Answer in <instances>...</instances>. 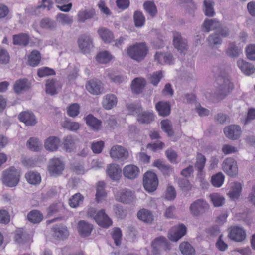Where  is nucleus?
<instances>
[{
  "label": "nucleus",
  "mask_w": 255,
  "mask_h": 255,
  "mask_svg": "<svg viewBox=\"0 0 255 255\" xmlns=\"http://www.w3.org/2000/svg\"><path fill=\"white\" fill-rule=\"evenodd\" d=\"M213 71L217 76L216 95L223 97L227 95L234 88L233 84L231 82L228 75L219 67H214Z\"/></svg>",
  "instance_id": "f257e3e1"
},
{
  "label": "nucleus",
  "mask_w": 255,
  "mask_h": 255,
  "mask_svg": "<svg viewBox=\"0 0 255 255\" xmlns=\"http://www.w3.org/2000/svg\"><path fill=\"white\" fill-rule=\"evenodd\" d=\"M148 49L144 42L137 43L129 46L127 50L128 55L137 62L143 60L147 54Z\"/></svg>",
  "instance_id": "f03ea898"
},
{
  "label": "nucleus",
  "mask_w": 255,
  "mask_h": 255,
  "mask_svg": "<svg viewBox=\"0 0 255 255\" xmlns=\"http://www.w3.org/2000/svg\"><path fill=\"white\" fill-rule=\"evenodd\" d=\"M20 171L14 167H11L3 172L2 183L10 187H15L19 182Z\"/></svg>",
  "instance_id": "7ed1b4c3"
},
{
  "label": "nucleus",
  "mask_w": 255,
  "mask_h": 255,
  "mask_svg": "<svg viewBox=\"0 0 255 255\" xmlns=\"http://www.w3.org/2000/svg\"><path fill=\"white\" fill-rule=\"evenodd\" d=\"M210 205L203 199H198L193 201L190 205L189 211L194 217H198L208 212Z\"/></svg>",
  "instance_id": "20e7f679"
},
{
  "label": "nucleus",
  "mask_w": 255,
  "mask_h": 255,
  "mask_svg": "<svg viewBox=\"0 0 255 255\" xmlns=\"http://www.w3.org/2000/svg\"><path fill=\"white\" fill-rule=\"evenodd\" d=\"M64 168V162L60 158L54 157L49 161L48 171L52 176H60L62 174Z\"/></svg>",
  "instance_id": "39448f33"
},
{
  "label": "nucleus",
  "mask_w": 255,
  "mask_h": 255,
  "mask_svg": "<svg viewBox=\"0 0 255 255\" xmlns=\"http://www.w3.org/2000/svg\"><path fill=\"white\" fill-rule=\"evenodd\" d=\"M143 186L145 189L149 192L155 191L158 185L157 175L152 172H147L143 177Z\"/></svg>",
  "instance_id": "423d86ee"
},
{
  "label": "nucleus",
  "mask_w": 255,
  "mask_h": 255,
  "mask_svg": "<svg viewBox=\"0 0 255 255\" xmlns=\"http://www.w3.org/2000/svg\"><path fill=\"white\" fill-rule=\"evenodd\" d=\"M77 43L80 50L84 54L89 53L94 47L93 39L87 34L79 36Z\"/></svg>",
  "instance_id": "0eeeda50"
},
{
  "label": "nucleus",
  "mask_w": 255,
  "mask_h": 255,
  "mask_svg": "<svg viewBox=\"0 0 255 255\" xmlns=\"http://www.w3.org/2000/svg\"><path fill=\"white\" fill-rule=\"evenodd\" d=\"M229 238L234 242L243 241L246 237L245 230L239 226H232L228 229Z\"/></svg>",
  "instance_id": "6e6552de"
},
{
  "label": "nucleus",
  "mask_w": 255,
  "mask_h": 255,
  "mask_svg": "<svg viewBox=\"0 0 255 255\" xmlns=\"http://www.w3.org/2000/svg\"><path fill=\"white\" fill-rule=\"evenodd\" d=\"M110 155L114 161H122L128 157V152L123 146L117 145L111 148Z\"/></svg>",
  "instance_id": "1a4fd4ad"
},
{
  "label": "nucleus",
  "mask_w": 255,
  "mask_h": 255,
  "mask_svg": "<svg viewBox=\"0 0 255 255\" xmlns=\"http://www.w3.org/2000/svg\"><path fill=\"white\" fill-rule=\"evenodd\" d=\"M222 167L224 171L230 176H234L237 174V164L233 158L226 159L223 162Z\"/></svg>",
  "instance_id": "9d476101"
},
{
  "label": "nucleus",
  "mask_w": 255,
  "mask_h": 255,
  "mask_svg": "<svg viewBox=\"0 0 255 255\" xmlns=\"http://www.w3.org/2000/svg\"><path fill=\"white\" fill-rule=\"evenodd\" d=\"M117 199L125 204H129L136 199L134 192L129 189H122L120 190L117 195Z\"/></svg>",
  "instance_id": "9b49d317"
},
{
  "label": "nucleus",
  "mask_w": 255,
  "mask_h": 255,
  "mask_svg": "<svg viewBox=\"0 0 255 255\" xmlns=\"http://www.w3.org/2000/svg\"><path fill=\"white\" fill-rule=\"evenodd\" d=\"M86 88L89 93L94 95L101 94L104 90L102 83L98 79H93L88 81Z\"/></svg>",
  "instance_id": "f8f14e48"
},
{
  "label": "nucleus",
  "mask_w": 255,
  "mask_h": 255,
  "mask_svg": "<svg viewBox=\"0 0 255 255\" xmlns=\"http://www.w3.org/2000/svg\"><path fill=\"white\" fill-rule=\"evenodd\" d=\"M173 43L174 47L181 53L187 50V42L178 32L173 33Z\"/></svg>",
  "instance_id": "ddd939ff"
},
{
  "label": "nucleus",
  "mask_w": 255,
  "mask_h": 255,
  "mask_svg": "<svg viewBox=\"0 0 255 255\" xmlns=\"http://www.w3.org/2000/svg\"><path fill=\"white\" fill-rule=\"evenodd\" d=\"M224 132L227 138L235 140L239 138L241 135L242 130L239 126L232 125L225 127L224 128Z\"/></svg>",
  "instance_id": "4468645a"
},
{
  "label": "nucleus",
  "mask_w": 255,
  "mask_h": 255,
  "mask_svg": "<svg viewBox=\"0 0 255 255\" xmlns=\"http://www.w3.org/2000/svg\"><path fill=\"white\" fill-rule=\"evenodd\" d=\"M94 220L99 226L104 228H108L112 224L111 219L106 214L104 209H101L97 213Z\"/></svg>",
  "instance_id": "2eb2a0df"
},
{
  "label": "nucleus",
  "mask_w": 255,
  "mask_h": 255,
  "mask_svg": "<svg viewBox=\"0 0 255 255\" xmlns=\"http://www.w3.org/2000/svg\"><path fill=\"white\" fill-rule=\"evenodd\" d=\"M18 119L26 126H33L37 123V120L34 114L28 111L21 112L18 115Z\"/></svg>",
  "instance_id": "dca6fc26"
},
{
  "label": "nucleus",
  "mask_w": 255,
  "mask_h": 255,
  "mask_svg": "<svg viewBox=\"0 0 255 255\" xmlns=\"http://www.w3.org/2000/svg\"><path fill=\"white\" fill-rule=\"evenodd\" d=\"M187 231V228L183 224H180L175 228L173 231H170L168 234L169 239L174 242H176L184 236Z\"/></svg>",
  "instance_id": "f3484780"
},
{
  "label": "nucleus",
  "mask_w": 255,
  "mask_h": 255,
  "mask_svg": "<svg viewBox=\"0 0 255 255\" xmlns=\"http://www.w3.org/2000/svg\"><path fill=\"white\" fill-rule=\"evenodd\" d=\"M137 121L140 124H149L154 120L155 115L152 111H143L138 114Z\"/></svg>",
  "instance_id": "a211bd4d"
},
{
  "label": "nucleus",
  "mask_w": 255,
  "mask_h": 255,
  "mask_svg": "<svg viewBox=\"0 0 255 255\" xmlns=\"http://www.w3.org/2000/svg\"><path fill=\"white\" fill-rule=\"evenodd\" d=\"M46 92L47 94L54 95L57 94V90L61 88L60 82L55 79H49L46 80Z\"/></svg>",
  "instance_id": "6ab92c4d"
},
{
  "label": "nucleus",
  "mask_w": 255,
  "mask_h": 255,
  "mask_svg": "<svg viewBox=\"0 0 255 255\" xmlns=\"http://www.w3.org/2000/svg\"><path fill=\"white\" fill-rule=\"evenodd\" d=\"M93 225L84 220H80L78 224V231L81 236H89L93 230Z\"/></svg>",
  "instance_id": "aec40b11"
},
{
  "label": "nucleus",
  "mask_w": 255,
  "mask_h": 255,
  "mask_svg": "<svg viewBox=\"0 0 255 255\" xmlns=\"http://www.w3.org/2000/svg\"><path fill=\"white\" fill-rule=\"evenodd\" d=\"M139 174V169L134 165H128L123 169V174L124 176L129 179L136 178Z\"/></svg>",
  "instance_id": "412c9836"
},
{
  "label": "nucleus",
  "mask_w": 255,
  "mask_h": 255,
  "mask_svg": "<svg viewBox=\"0 0 255 255\" xmlns=\"http://www.w3.org/2000/svg\"><path fill=\"white\" fill-rule=\"evenodd\" d=\"M155 109L159 116L167 117L171 112V106L169 102L165 101H159L155 105Z\"/></svg>",
  "instance_id": "4be33fe9"
},
{
  "label": "nucleus",
  "mask_w": 255,
  "mask_h": 255,
  "mask_svg": "<svg viewBox=\"0 0 255 255\" xmlns=\"http://www.w3.org/2000/svg\"><path fill=\"white\" fill-rule=\"evenodd\" d=\"M53 236L59 239H64L69 235V232L66 226L63 225H56L52 228Z\"/></svg>",
  "instance_id": "5701e85b"
},
{
  "label": "nucleus",
  "mask_w": 255,
  "mask_h": 255,
  "mask_svg": "<svg viewBox=\"0 0 255 255\" xmlns=\"http://www.w3.org/2000/svg\"><path fill=\"white\" fill-rule=\"evenodd\" d=\"M97 33L101 39L106 43H111L114 40V36L113 32L106 27H100Z\"/></svg>",
  "instance_id": "b1692460"
},
{
  "label": "nucleus",
  "mask_w": 255,
  "mask_h": 255,
  "mask_svg": "<svg viewBox=\"0 0 255 255\" xmlns=\"http://www.w3.org/2000/svg\"><path fill=\"white\" fill-rule=\"evenodd\" d=\"M60 140L56 136H50L45 141L44 146L49 151H56L59 146Z\"/></svg>",
  "instance_id": "393cba45"
},
{
  "label": "nucleus",
  "mask_w": 255,
  "mask_h": 255,
  "mask_svg": "<svg viewBox=\"0 0 255 255\" xmlns=\"http://www.w3.org/2000/svg\"><path fill=\"white\" fill-rule=\"evenodd\" d=\"M30 37L26 33H21L13 35V43L15 45L26 46L29 43Z\"/></svg>",
  "instance_id": "a878e982"
},
{
  "label": "nucleus",
  "mask_w": 255,
  "mask_h": 255,
  "mask_svg": "<svg viewBox=\"0 0 255 255\" xmlns=\"http://www.w3.org/2000/svg\"><path fill=\"white\" fill-rule=\"evenodd\" d=\"M121 172V169L117 164H111L107 167V172L110 178L114 180H118L120 179Z\"/></svg>",
  "instance_id": "bb28decb"
},
{
  "label": "nucleus",
  "mask_w": 255,
  "mask_h": 255,
  "mask_svg": "<svg viewBox=\"0 0 255 255\" xmlns=\"http://www.w3.org/2000/svg\"><path fill=\"white\" fill-rule=\"evenodd\" d=\"M29 87V83L27 79H20L15 81L13 86V89L16 94H19L22 91L27 90Z\"/></svg>",
  "instance_id": "cd10ccee"
},
{
  "label": "nucleus",
  "mask_w": 255,
  "mask_h": 255,
  "mask_svg": "<svg viewBox=\"0 0 255 255\" xmlns=\"http://www.w3.org/2000/svg\"><path fill=\"white\" fill-rule=\"evenodd\" d=\"M225 52L228 56L232 58H237L242 53V50L234 42H230Z\"/></svg>",
  "instance_id": "c85d7f7f"
},
{
  "label": "nucleus",
  "mask_w": 255,
  "mask_h": 255,
  "mask_svg": "<svg viewBox=\"0 0 255 255\" xmlns=\"http://www.w3.org/2000/svg\"><path fill=\"white\" fill-rule=\"evenodd\" d=\"M220 25V22L215 19H206L202 25V28L204 32H209L211 30L217 31Z\"/></svg>",
  "instance_id": "c756f323"
},
{
  "label": "nucleus",
  "mask_w": 255,
  "mask_h": 255,
  "mask_svg": "<svg viewBox=\"0 0 255 255\" xmlns=\"http://www.w3.org/2000/svg\"><path fill=\"white\" fill-rule=\"evenodd\" d=\"M84 119L85 120L87 125L90 127L94 130H98L100 129L101 126V121L92 114H89L85 117Z\"/></svg>",
  "instance_id": "7c9ffc66"
},
{
  "label": "nucleus",
  "mask_w": 255,
  "mask_h": 255,
  "mask_svg": "<svg viewBox=\"0 0 255 255\" xmlns=\"http://www.w3.org/2000/svg\"><path fill=\"white\" fill-rule=\"evenodd\" d=\"M237 63L238 67L245 74L250 75L254 72L255 68L251 64L242 59H239Z\"/></svg>",
  "instance_id": "2f4dec72"
},
{
  "label": "nucleus",
  "mask_w": 255,
  "mask_h": 255,
  "mask_svg": "<svg viewBox=\"0 0 255 255\" xmlns=\"http://www.w3.org/2000/svg\"><path fill=\"white\" fill-rule=\"evenodd\" d=\"M117 103V99L115 95L107 94L103 98L102 105L105 109L110 110L116 106Z\"/></svg>",
  "instance_id": "473e14b6"
},
{
  "label": "nucleus",
  "mask_w": 255,
  "mask_h": 255,
  "mask_svg": "<svg viewBox=\"0 0 255 255\" xmlns=\"http://www.w3.org/2000/svg\"><path fill=\"white\" fill-rule=\"evenodd\" d=\"M146 84L145 80L141 78H136L132 82L131 86L132 91L136 94L142 92Z\"/></svg>",
  "instance_id": "72a5a7b5"
},
{
  "label": "nucleus",
  "mask_w": 255,
  "mask_h": 255,
  "mask_svg": "<svg viewBox=\"0 0 255 255\" xmlns=\"http://www.w3.org/2000/svg\"><path fill=\"white\" fill-rule=\"evenodd\" d=\"M96 15L94 9L81 10L78 12L77 17L79 22H84L86 20L92 19Z\"/></svg>",
  "instance_id": "f704fd0d"
},
{
  "label": "nucleus",
  "mask_w": 255,
  "mask_h": 255,
  "mask_svg": "<svg viewBox=\"0 0 255 255\" xmlns=\"http://www.w3.org/2000/svg\"><path fill=\"white\" fill-rule=\"evenodd\" d=\"M153 165L160 169L164 175L168 176L173 173V168L172 167L165 163L161 160H156L153 163Z\"/></svg>",
  "instance_id": "c9c22d12"
},
{
  "label": "nucleus",
  "mask_w": 255,
  "mask_h": 255,
  "mask_svg": "<svg viewBox=\"0 0 255 255\" xmlns=\"http://www.w3.org/2000/svg\"><path fill=\"white\" fill-rule=\"evenodd\" d=\"M167 245V241L164 237H159L156 238L152 243V246L156 252L162 249L165 250Z\"/></svg>",
  "instance_id": "e433bc0d"
},
{
  "label": "nucleus",
  "mask_w": 255,
  "mask_h": 255,
  "mask_svg": "<svg viewBox=\"0 0 255 255\" xmlns=\"http://www.w3.org/2000/svg\"><path fill=\"white\" fill-rule=\"evenodd\" d=\"M138 218L144 222L150 223L153 220V216L150 211L146 209H142L137 213Z\"/></svg>",
  "instance_id": "4c0bfd02"
},
{
  "label": "nucleus",
  "mask_w": 255,
  "mask_h": 255,
  "mask_svg": "<svg viewBox=\"0 0 255 255\" xmlns=\"http://www.w3.org/2000/svg\"><path fill=\"white\" fill-rule=\"evenodd\" d=\"M207 42L210 47L213 48L221 45L222 40L221 37L218 35L217 33H214L210 34L207 39Z\"/></svg>",
  "instance_id": "58836bf2"
},
{
  "label": "nucleus",
  "mask_w": 255,
  "mask_h": 255,
  "mask_svg": "<svg viewBox=\"0 0 255 255\" xmlns=\"http://www.w3.org/2000/svg\"><path fill=\"white\" fill-rule=\"evenodd\" d=\"M42 214L37 210L31 211L27 215V219L33 223H38L43 219Z\"/></svg>",
  "instance_id": "ea45409f"
},
{
  "label": "nucleus",
  "mask_w": 255,
  "mask_h": 255,
  "mask_svg": "<svg viewBox=\"0 0 255 255\" xmlns=\"http://www.w3.org/2000/svg\"><path fill=\"white\" fill-rule=\"evenodd\" d=\"M25 177L27 182L31 184L36 185L41 182L40 175L37 172L29 171L25 174Z\"/></svg>",
  "instance_id": "a19ab883"
},
{
  "label": "nucleus",
  "mask_w": 255,
  "mask_h": 255,
  "mask_svg": "<svg viewBox=\"0 0 255 255\" xmlns=\"http://www.w3.org/2000/svg\"><path fill=\"white\" fill-rule=\"evenodd\" d=\"M241 190V184L238 182H235L228 192V195L232 199H236L239 197Z\"/></svg>",
  "instance_id": "79ce46f5"
},
{
  "label": "nucleus",
  "mask_w": 255,
  "mask_h": 255,
  "mask_svg": "<svg viewBox=\"0 0 255 255\" xmlns=\"http://www.w3.org/2000/svg\"><path fill=\"white\" fill-rule=\"evenodd\" d=\"M41 60L40 52L37 50H33L31 52L28 57V63L33 67L37 66Z\"/></svg>",
  "instance_id": "37998d69"
},
{
  "label": "nucleus",
  "mask_w": 255,
  "mask_h": 255,
  "mask_svg": "<svg viewBox=\"0 0 255 255\" xmlns=\"http://www.w3.org/2000/svg\"><path fill=\"white\" fill-rule=\"evenodd\" d=\"M105 191V184L104 182L100 181L98 183L96 189V199L98 202L101 201L106 196Z\"/></svg>",
  "instance_id": "c03bdc74"
},
{
  "label": "nucleus",
  "mask_w": 255,
  "mask_h": 255,
  "mask_svg": "<svg viewBox=\"0 0 255 255\" xmlns=\"http://www.w3.org/2000/svg\"><path fill=\"white\" fill-rule=\"evenodd\" d=\"M143 7L146 12L151 17L155 16L157 13L156 6L152 1H146L143 4Z\"/></svg>",
  "instance_id": "a18cd8bd"
},
{
  "label": "nucleus",
  "mask_w": 255,
  "mask_h": 255,
  "mask_svg": "<svg viewBox=\"0 0 255 255\" xmlns=\"http://www.w3.org/2000/svg\"><path fill=\"white\" fill-rule=\"evenodd\" d=\"M181 253L184 255H194L195 250L188 242H183L179 246Z\"/></svg>",
  "instance_id": "49530a36"
},
{
  "label": "nucleus",
  "mask_w": 255,
  "mask_h": 255,
  "mask_svg": "<svg viewBox=\"0 0 255 255\" xmlns=\"http://www.w3.org/2000/svg\"><path fill=\"white\" fill-rule=\"evenodd\" d=\"M133 19L135 26L136 27H141L144 25L145 18L141 12L139 11H135Z\"/></svg>",
  "instance_id": "de8ad7c7"
},
{
  "label": "nucleus",
  "mask_w": 255,
  "mask_h": 255,
  "mask_svg": "<svg viewBox=\"0 0 255 255\" xmlns=\"http://www.w3.org/2000/svg\"><path fill=\"white\" fill-rule=\"evenodd\" d=\"M161 127L162 130L165 132L169 136L174 135V131L172 129V125L170 121L165 119L161 122Z\"/></svg>",
  "instance_id": "09e8293b"
},
{
  "label": "nucleus",
  "mask_w": 255,
  "mask_h": 255,
  "mask_svg": "<svg viewBox=\"0 0 255 255\" xmlns=\"http://www.w3.org/2000/svg\"><path fill=\"white\" fill-rule=\"evenodd\" d=\"M111 59V55L107 51L100 52L96 56V60L101 64H106L109 62Z\"/></svg>",
  "instance_id": "8fccbe9b"
},
{
  "label": "nucleus",
  "mask_w": 255,
  "mask_h": 255,
  "mask_svg": "<svg viewBox=\"0 0 255 255\" xmlns=\"http://www.w3.org/2000/svg\"><path fill=\"white\" fill-rule=\"evenodd\" d=\"M28 148L34 151H38L40 149L41 144L36 138L31 137L27 142Z\"/></svg>",
  "instance_id": "3c124183"
},
{
  "label": "nucleus",
  "mask_w": 255,
  "mask_h": 255,
  "mask_svg": "<svg viewBox=\"0 0 255 255\" xmlns=\"http://www.w3.org/2000/svg\"><path fill=\"white\" fill-rule=\"evenodd\" d=\"M211 201L215 207L222 206L225 202L223 196L218 193H213L210 196Z\"/></svg>",
  "instance_id": "603ef678"
},
{
  "label": "nucleus",
  "mask_w": 255,
  "mask_h": 255,
  "mask_svg": "<svg viewBox=\"0 0 255 255\" xmlns=\"http://www.w3.org/2000/svg\"><path fill=\"white\" fill-rule=\"evenodd\" d=\"M83 197L80 193H76L69 200V205L72 208H76L83 201Z\"/></svg>",
  "instance_id": "864d4df0"
},
{
  "label": "nucleus",
  "mask_w": 255,
  "mask_h": 255,
  "mask_svg": "<svg viewBox=\"0 0 255 255\" xmlns=\"http://www.w3.org/2000/svg\"><path fill=\"white\" fill-rule=\"evenodd\" d=\"M203 5L205 15L209 17L213 16L215 14L213 2L209 0H205L203 2Z\"/></svg>",
  "instance_id": "5fc2aeb1"
},
{
  "label": "nucleus",
  "mask_w": 255,
  "mask_h": 255,
  "mask_svg": "<svg viewBox=\"0 0 255 255\" xmlns=\"http://www.w3.org/2000/svg\"><path fill=\"white\" fill-rule=\"evenodd\" d=\"M75 141L73 137L71 135H68L63 139V146L66 151H71L74 148Z\"/></svg>",
  "instance_id": "6e6d98bb"
},
{
  "label": "nucleus",
  "mask_w": 255,
  "mask_h": 255,
  "mask_svg": "<svg viewBox=\"0 0 255 255\" xmlns=\"http://www.w3.org/2000/svg\"><path fill=\"white\" fill-rule=\"evenodd\" d=\"M55 74L54 70L47 67L40 68L37 70V75L42 78L48 76L54 75Z\"/></svg>",
  "instance_id": "4d7b16f0"
},
{
  "label": "nucleus",
  "mask_w": 255,
  "mask_h": 255,
  "mask_svg": "<svg viewBox=\"0 0 255 255\" xmlns=\"http://www.w3.org/2000/svg\"><path fill=\"white\" fill-rule=\"evenodd\" d=\"M206 158L202 154H198L196 157V162L195 167L197 168L199 172H201L205 165Z\"/></svg>",
  "instance_id": "13d9d810"
},
{
  "label": "nucleus",
  "mask_w": 255,
  "mask_h": 255,
  "mask_svg": "<svg viewBox=\"0 0 255 255\" xmlns=\"http://www.w3.org/2000/svg\"><path fill=\"white\" fill-rule=\"evenodd\" d=\"M224 180V176L223 174L219 172L212 176L211 182L215 187H219L223 183Z\"/></svg>",
  "instance_id": "bf43d9fd"
},
{
  "label": "nucleus",
  "mask_w": 255,
  "mask_h": 255,
  "mask_svg": "<svg viewBox=\"0 0 255 255\" xmlns=\"http://www.w3.org/2000/svg\"><path fill=\"white\" fill-rule=\"evenodd\" d=\"M63 205L61 203H55L51 205L47 209V215L49 217L52 216L59 212L63 208Z\"/></svg>",
  "instance_id": "052dcab7"
},
{
  "label": "nucleus",
  "mask_w": 255,
  "mask_h": 255,
  "mask_svg": "<svg viewBox=\"0 0 255 255\" xmlns=\"http://www.w3.org/2000/svg\"><path fill=\"white\" fill-rule=\"evenodd\" d=\"M62 126L64 128H67L69 130L75 131L79 129L80 125L78 122L66 120L62 124Z\"/></svg>",
  "instance_id": "680f3d73"
},
{
  "label": "nucleus",
  "mask_w": 255,
  "mask_h": 255,
  "mask_svg": "<svg viewBox=\"0 0 255 255\" xmlns=\"http://www.w3.org/2000/svg\"><path fill=\"white\" fill-rule=\"evenodd\" d=\"M80 106L77 103H73L67 108V114L71 117H76L79 113Z\"/></svg>",
  "instance_id": "e2e57ef3"
},
{
  "label": "nucleus",
  "mask_w": 255,
  "mask_h": 255,
  "mask_svg": "<svg viewBox=\"0 0 255 255\" xmlns=\"http://www.w3.org/2000/svg\"><path fill=\"white\" fill-rule=\"evenodd\" d=\"M57 20L62 25L70 24L72 22V17L68 14L59 13L57 15Z\"/></svg>",
  "instance_id": "0e129e2a"
},
{
  "label": "nucleus",
  "mask_w": 255,
  "mask_h": 255,
  "mask_svg": "<svg viewBox=\"0 0 255 255\" xmlns=\"http://www.w3.org/2000/svg\"><path fill=\"white\" fill-rule=\"evenodd\" d=\"M163 77L162 72L157 71L154 72L149 77V81L154 86H157Z\"/></svg>",
  "instance_id": "69168bd1"
},
{
  "label": "nucleus",
  "mask_w": 255,
  "mask_h": 255,
  "mask_svg": "<svg viewBox=\"0 0 255 255\" xmlns=\"http://www.w3.org/2000/svg\"><path fill=\"white\" fill-rule=\"evenodd\" d=\"M112 238L116 246H119L121 243L122 231L119 228H115L112 234Z\"/></svg>",
  "instance_id": "338daca9"
},
{
  "label": "nucleus",
  "mask_w": 255,
  "mask_h": 255,
  "mask_svg": "<svg viewBox=\"0 0 255 255\" xmlns=\"http://www.w3.org/2000/svg\"><path fill=\"white\" fill-rule=\"evenodd\" d=\"M127 107L132 115H138L142 109L141 105L138 104L130 103L127 105Z\"/></svg>",
  "instance_id": "774afa93"
}]
</instances>
